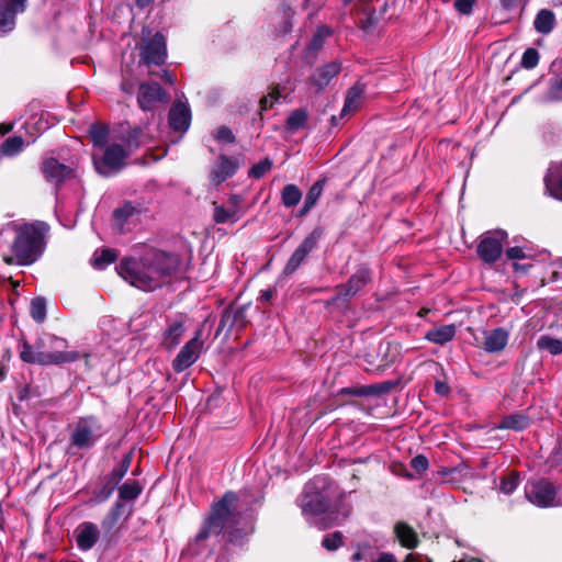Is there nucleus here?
Wrapping results in <instances>:
<instances>
[{
    "mask_svg": "<svg viewBox=\"0 0 562 562\" xmlns=\"http://www.w3.org/2000/svg\"><path fill=\"white\" fill-rule=\"evenodd\" d=\"M117 258V254L114 249L104 248L95 250L91 259V265L98 270H103L109 265L113 263Z\"/></svg>",
    "mask_w": 562,
    "mask_h": 562,
    "instance_id": "29",
    "label": "nucleus"
},
{
    "mask_svg": "<svg viewBox=\"0 0 562 562\" xmlns=\"http://www.w3.org/2000/svg\"><path fill=\"white\" fill-rule=\"evenodd\" d=\"M411 467L417 473H424L429 467L428 459L424 454H418L412 459Z\"/></svg>",
    "mask_w": 562,
    "mask_h": 562,
    "instance_id": "48",
    "label": "nucleus"
},
{
    "mask_svg": "<svg viewBox=\"0 0 562 562\" xmlns=\"http://www.w3.org/2000/svg\"><path fill=\"white\" fill-rule=\"evenodd\" d=\"M537 347L540 350L549 351L553 356L562 353V340L548 335L538 338Z\"/></svg>",
    "mask_w": 562,
    "mask_h": 562,
    "instance_id": "31",
    "label": "nucleus"
},
{
    "mask_svg": "<svg viewBox=\"0 0 562 562\" xmlns=\"http://www.w3.org/2000/svg\"><path fill=\"white\" fill-rule=\"evenodd\" d=\"M529 425V419L527 416L521 414H513L504 417L499 424V428L502 429H513V430H524Z\"/></svg>",
    "mask_w": 562,
    "mask_h": 562,
    "instance_id": "30",
    "label": "nucleus"
},
{
    "mask_svg": "<svg viewBox=\"0 0 562 562\" xmlns=\"http://www.w3.org/2000/svg\"><path fill=\"white\" fill-rule=\"evenodd\" d=\"M160 78L170 85L175 83V77L167 70H162Z\"/></svg>",
    "mask_w": 562,
    "mask_h": 562,
    "instance_id": "55",
    "label": "nucleus"
},
{
    "mask_svg": "<svg viewBox=\"0 0 562 562\" xmlns=\"http://www.w3.org/2000/svg\"><path fill=\"white\" fill-rule=\"evenodd\" d=\"M31 316L37 323H43L46 317V302L42 297H35L31 302Z\"/></svg>",
    "mask_w": 562,
    "mask_h": 562,
    "instance_id": "38",
    "label": "nucleus"
},
{
    "mask_svg": "<svg viewBox=\"0 0 562 562\" xmlns=\"http://www.w3.org/2000/svg\"><path fill=\"white\" fill-rule=\"evenodd\" d=\"M473 0H456L454 8L462 14H470L473 8Z\"/></svg>",
    "mask_w": 562,
    "mask_h": 562,
    "instance_id": "51",
    "label": "nucleus"
},
{
    "mask_svg": "<svg viewBox=\"0 0 562 562\" xmlns=\"http://www.w3.org/2000/svg\"><path fill=\"white\" fill-rule=\"evenodd\" d=\"M506 255L509 259H522L525 258V252L522 248L515 246L507 249Z\"/></svg>",
    "mask_w": 562,
    "mask_h": 562,
    "instance_id": "52",
    "label": "nucleus"
},
{
    "mask_svg": "<svg viewBox=\"0 0 562 562\" xmlns=\"http://www.w3.org/2000/svg\"><path fill=\"white\" fill-rule=\"evenodd\" d=\"M503 7L512 8L516 4L517 0H499Z\"/></svg>",
    "mask_w": 562,
    "mask_h": 562,
    "instance_id": "58",
    "label": "nucleus"
},
{
    "mask_svg": "<svg viewBox=\"0 0 562 562\" xmlns=\"http://www.w3.org/2000/svg\"><path fill=\"white\" fill-rule=\"evenodd\" d=\"M46 225L44 223L26 224L19 228L13 244V257H5L4 261L9 265L27 266L37 260L43 250L44 234Z\"/></svg>",
    "mask_w": 562,
    "mask_h": 562,
    "instance_id": "5",
    "label": "nucleus"
},
{
    "mask_svg": "<svg viewBox=\"0 0 562 562\" xmlns=\"http://www.w3.org/2000/svg\"><path fill=\"white\" fill-rule=\"evenodd\" d=\"M231 201H232V203H233V207H232V209H235V210H236V206H237V204L239 203V198H238L237 195H233V196L231 198Z\"/></svg>",
    "mask_w": 562,
    "mask_h": 562,
    "instance_id": "64",
    "label": "nucleus"
},
{
    "mask_svg": "<svg viewBox=\"0 0 562 562\" xmlns=\"http://www.w3.org/2000/svg\"><path fill=\"white\" fill-rule=\"evenodd\" d=\"M154 0H136V4L139 7V8H146L147 5H149Z\"/></svg>",
    "mask_w": 562,
    "mask_h": 562,
    "instance_id": "59",
    "label": "nucleus"
},
{
    "mask_svg": "<svg viewBox=\"0 0 562 562\" xmlns=\"http://www.w3.org/2000/svg\"><path fill=\"white\" fill-rule=\"evenodd\" d=\"M178 259L161 250H149L140 258H123L117 273L133 286L153 291L176 272Z\"/></svg>",
    "mask_w": 562,
    "mask_h": 562,
    "instance_id": "3",
    "label": "nucleus"
},
{
    "mask_svg": "<svg viewBox=\"0 0 562 562\" xmlns=\"http://www.w3.org/2000/svg\"><path fill=\"white\" fill-rule=\"evenodd\" d=\"M142 486L137 481H127L120 488V498L123 501H134L142 493Z\"/></svg>",
    "mask_w": 562,
    "mask_h": 562,
    "instance_id": "33",
    "label": "nucleus"
},
{
    "mask_svg": "<svg viewBox=\"0 0 562 562\" xmlns=\"http://www.w3.org/2000/svg\"><path fill=\"white\" fill-rule=\"evenodd\" d=\"M42 171L45 178L55 183L64 181L71 175V169L64 164H60L55 158H48L43 162Z\"/></svg>",
    "mask_w": 562,
    "mask_h": 562,
    "instance_id": "23",
    "label": "nucleus"
},
{
    "mask_svg": "<svg viewBox=\"0 0 562 562\" xmlns=\"http://www.w3.org/2000/svg\"><path fill=\"white\" fill-rule=\"evenodd\" d=\"M102 434V426L95 417H83L75 424L70 442L78 449L88 450L97 443Z\"/></svg>",
    "mask_w": 562,
    "mask_h": 562,
    "instance_id": "7",
    "label": "nucleus"
},
{
    "mask_svg": "<svg viewBox=\"0 0 562 562\" xmlns=\"http://www.w3.org/2000/svg\"><path fill=\"white\" fill-rule=\"evenodd\" d=\"M25 9L26 0H0V34L11 32L15 26V16Z\"/></svg>",
    "mask_w": 562,
    "mask_h": 562,
    "instance_id": "14",
    "label": "nucleus"
},
{
    "mask_svg": "<svg viewBox=\"0 0 562 562\" xmlns=\"http://www.w3.org/2000/svg\"><path fill=\"white\" fill-rule=\"evenodd\" d=\"M555 24V15L551 10H540L533 21V26L538 33L549 34Z\"/></svg>",
    "mask_w": 562,
    "mask_h": 562,
    "instance_id": "27",
    "label": "nucleus"
},
{
    "mask_svg": "<svg viewBox=\"0 0 562 562\" xmlns=\"http://www.w3.org/2000/svg\"><path fill=\"white\" fill-rule=\"evenodd\" d=\"M507 238L504 231H494L487 233L477 246L479 257L487 263H493L499 259L503 252V246Z\"/></svg>",
    "mask_w": 562,
    "mask_h": 562,
    "instance_id": "10",
    "label": "nucleus"
},
{
    "mask_svg": "<svg viewBox=\"0 0 562 562\" xmlns=\"http://www.w3.org/2000/svg\"><path fill=\"white\" fill-rule=\"evenodd\" d=\"M539 53L535 48H528L522 54L521 65L527 69H532L538 65Z\"/></svg>",
    "mask_w": 562,
    "mask_h": 562,
    "instance_id": "44",
    "label": "nucleus"
},
{
    "mask_svg": "<svg viewBox=\"0 0 562 562\" xmlns=\"http://www.w3.org/2000/svg\"><path fill=\"white\" fill-rule=\"evenodd\" d=\"M457 333V328L453 324L442 325L434 327L428 330L425 335V339L437 345H445L451 341Z\"/></svg>",
    "mask_w": 562,
    "mask_h": 562,
    "instance_id": "25",
    "label": "nucleus"
},
{
    "mask_svg": "<svg viewBox=\"0 0 562 562\" xmlns=\"http://www.w3.org/2000/svg\"><path fill=\"white\" fill-rule=\"evenodd\" d=\"M261 297L265 301H269L272 297V291L271 290L263 291L261 294Z\"/></svg>",
    "mask_w": 562,
    "mask_h": 562,
    "instance_id": "60",
    "label": "nucleus"
},
{
    "mask_svg": "<svg viewBox=\"0 0 562 562\" xmlns=\"http://www.w3.org/2000/svg\"><path fill=\"white\" fill-rule=\"evenodd\" d=\"M140 58L146 65L160 66L167 58L166 38L161 33H156L146 41L140 49Z\"/></svg>",
    "mask_w": 562,
    "mask_h": 562,
    "instance_id": "11",
    "label": "nucleus"
},
{
    "mask_svg": "<svg viewBox=\"0 0 562 562\" xmlns=\"http://www.w3.org/2000/svg\"><path fill=\"white\" fill-rule=\"evenodd\" d=\"M321 237L322 231L316 228L303 239L283 269L285 276H291L305 262L308 255L317 248Z\"/></svg>",
    "mask_w": 562,
    "mask_h": 562,
    "instance_id": "8",
    "label": "nucleus"
},
{
    "mask_svg": "<svg viewBox=\"0 0 562 562\" xmlns=\"http://www.w3.org/2000/svg\"><path fill=\"white\" fill-rule=\"evenodd\" d=\"M24 147V139L21 136L7 138L1 145V153L5 156H14Z\"/></svg>",
    "mask_w": 562,
    "mask_h": 562,
    "instance_id": "35",
    "label": "nucleus"
},
{
    "mask_svg": "<svg viewBox=\"0 0 562 562\" xmlns=\"http://www.w3.org/2000/svg\"><path fill=\"white\" fill-rule=\"evenodd\" d=\"M271 167V162L269 160L260 161L252 166L249 171V175L254 178L262 177Z\"/></svg>",
    "mask_w": 562,
    "mask_h": 562,
    "instance_id": "49",
    "label": "nucleus"
},
{
    "mask_svg": "<svg viewBox=\"0 0 562 562\" xmlns=\"http://www.w3.org/2000/svg\"><path fill=\"white\" fill-rule=\"evenodd\" d=\"M186 331L184 323L182 319H175L169 323L168 327L164 331L162 345L168 350L177 347Z\"/></svg>",
    "mask_w": 562,
    "mask_h": 562,
    "instance_id": "24",
    "label": "nucleus"
},
{
    "mask_svg": "<svg viewBox=\"0 0 562 562\" xmlns=\"http://www.w3.org/2000/svg\"><path fill=\"white\" fill-rule=\"evenodd\" d=\"M527 499L538 507L562 506V486L540 480L529 482L525 487Z\"/></svg>",
    "mask_w": 562,
    "mask_h": 562,
    "instance_id": "6",
    "label": "nucleus"
},
{
    "mask_svg": "<svg viewBox=\"0 0 562 562\" xmlns=\"http://www.w3.org/2000/svg\"><path fill=\"white\" fill-rule=\"evenodd\" d=\"M138 105L144 111H151L157 103H167L168 95L157 82H143L139 85Z\"/></svg>",
    "mask_w": 562,
    "mask_h": 562,
    "instance_id": "13",
    "label": "nucleus"
},
{
    "mask_svg": "<svg viewBox=\"0 0 562 562\" xmlns=\"http://www.w3.org/2000/svg\"><path fill=\"white\" fill-rule=\"evenodd\" d=\"M345 393H347V394H353V395H364V394H367L366 392L358 391V390H350V389H346V390H345Z\"/></svg>",
    "mask_w": 562,
    "mask_h": 562,
    "instance_id": "61",
    "label": "nucleus"
},
{
    "mask_svg": "<svg viewBox=\"0 0 562 562\" xmlns=\"http://www.w3.org/2000/svg\"><path fill=\"white\" fill-rule=\"evenodd\" d=\"M238 161L232 157L221 156L213 165L210 179L214 184H220L226 179L233 177L238 170Z\"/></svg>",
    "mask_w": 562,
    "mask_h": 562,
    "instance_id": "17",
    "label": "nucleus"
},
{
    "mask_svg": "<svg viewBox=\"0 0 562 562\" xmlns=\"http://www.w3.org/2000/svg\"><path fill=\"white\" fill-rule=\"evenodd\" d=\"M191 123V111L188 104L176 101L169 111V125L175 132L184 133Z\"/></svg>",
    "mask_w": 562,
    "mask_h": 562,
    "instance_id": "16",
    "label": "nucleus"
},
{
    "mask_svg": "<svg viewBox=\"0 0 562 562\" xmlns=\"http://www.w3.org/2000/svg\"><path fill=\"white\" fill-rule=\"evenodd\" d=\"M67 340L54 335H44L36 339L34 346L27 340L20 342V359L25 363L54 366L74 362L79 358L77 351H65Z\"/></svg>",
    "mask_w": 562,
    "mask_h": 562,
    "instance_id": "4",
    "label": "nucleus"
},
{
    "mask_svg": "<svg viewBox=\"0 0 562 562\" xmlns=\"http://www.w3.org/2000/svg\"><path fill=\"white\" fill-rule=\"evenodd\" d=\"M203 348L202 329H198L193 336L178 352L172 361V369L180 373L190 368L200 357Z\"/></svg>",
    "mask_w": 562,
    "mask_h": 562,
    "instance_id": "9",
    "label": "nucleus"
},
{
    "mask_svg": "<svg viewBox=\"0 0 562 562\" xmlns=\"http://www.w3.org/2000/svg\"><path fill=\"white\" fill-rule=\"evenodd\" d=\"M140 133H142V131H140V130H138V128L134 130V131H133V138H134L135 140H137V139L140 137ZM135 146H138V142H135Z\"/></svg>",
    "mask_w": 562,
    "mask_h": 562,
    "instance_id": "63",
    "label": "nucleus"
},
{
    "mask_svg": "<svg viewBox=\"0 0 562 562\" xmlns=\"http://www.w3.org/2000/svg\"><path fill=\"white\" fill-rule=\"evenodd\" d=\"M100 532L93 522H81L75 530L77 546L82 551H88L94 547L99 539Z\"/></svg>",
    "mask_w": 562,
    "mask_h": 562,
    "instance_id": "18",
    "label": "nucleus"
},
{
    "mask_svg": "<svg viewBox=\"0 0 562 562\" xmlns=\"http://www.w3.org/2000/svg\"><path fill=\"white\" fill-rule=\"evenodd\" d=\"M285 97V92L281 90L280 87H274L268 95L261 98L260 106L261 110H268L272 108V105L281 98Z\"/></svg>",
    "mask_w": 562,
    "mask_h": 562,
    "instance_id": "39",
    "label": "nucleus"
},
{
    "mask_svg": "<svg viewBox=\"0 0 562 562\" xmlns=\"http://www.w3.org/2000/svg\"><path fill=\"white\" fill-rule=\"evenodd\" d=\"M231 315L228 312H225L222 316V319L220 322L218 329H223L226 326V323L229 321Z\"/></svg>",
    "mask_w": 562,
    "mask_h": 562,
    "instance_id": "57",
    "label": "nucleus"
},
{
    "mask_svg": "<svg viewBox=\"0 0 562 562\" xmlns=\"http://www.w3.org/2000/svg\"><path fill=\"white\" fill-rule=\"evenodd\" d=\"M312 207H313V206H307V203H306V202H304L303 207H302V209H301V211H300V215H305L306 213H308V212H310V210H311Z\"/></svg>",
    "mask_w": 562,
    "mask_h": 562,
    "instance_id": "62",
    "label": "nucleus"
},
{
    "mask_svg": "<svg viewBox=\"0 0 562 562\" xmlns=\"http://www.w3.org/2000/svg\"><path fill=\"white\" fill-rule=\"evenodd\" d=\"M435 391L437 394H439L441 396H447L450 392V387L447 383H445L442 381H436Z\"/></svg>",
    "mask_w": 562,
    "mask_h": 562,
    "instance_id": "53",
    "label": "nucleus"
},
{
    "mask_svg": "<svg viewBox=\"0 0 562 562\" xmlns=\"http://www.w3.org/2000/svg\"><path fill=\"white\" fill-rule=\"evenodd\" d=\"M122 512H123V505L120 503H116L114 505V507L111 509L106 519L103 521V526H108L109 528H111L117 521V519L121 517Z\"/></svg>",
    "mask_w": 562,
    "mask_h": 562,
    "instance_id": "47",
    "label": "nucleus"
},
{
    "mask_svg": "<svg viewBox=\"0 0 562 562\" xmlns=\"http://www.w3.org/2000/svg\"><path fill=\"white\" fill-rule=\"evenodd\" d=\"M363 92V87L360 85H355L348 90L345 104L340 113L341 119L350 113L356 112L360 108Z\"/></svg>",
    "mask_w": 562,
    "mask_h": 562,
    "instance_id": "26",
    "label": "nucleus"
},
{
    "mask_svg": "<svg viewBox=\"0 0 562 562\" xmlns=\"http://www.w3.org/2000/svg\"><path fill=\"white\" fill-rule=\"evenodd\" d=\"M214 137L220 143H234L235 142V136H234L233 132L226 126L218 127L214 134Z\"/></svg>",
    "mask_w": 562,
    "mask_h": 562,
    "instance_id": "45",
    "label": "nucleus"
},
{
    "mask_svg": "<svg viewBox=\"0 0 562 562\" xmlns=\"http://www.w3.org/2000/svg\"><path fill=\"white\" fill-rule=\"evenodd\" d=\"M375 562H396L395 557L391 553H381Z\"/></svg>",
    "mask_w": 562,
    "mask_h": 562,
    "instance_id": "54",
    "label": "nucleus"
},
{
    "mask_svg": "<svg viewBox=\"0 0 562 562\" xmlns=\"http://www.w3.org/2000/svg\"><path fill=\"white\" fill-rule=\"evenodd\" d=\"M140 211L132 203H125L113 213V228L122 234L131 231L139 221Z\"/></svg>",
    "mask_w": 562,
    "mask_h": 562,
    "instance_id": "15",
    "label": "nucleus"
},
{
    "mask_svg": "<svg viewBox=\"0 0 562 562\" xmlns=\"http://www.w3.org/2000/svg\"><path fill=\"white\" fill-rule=\"evenodd\" d=\"M323 188V181H317L311 187L304 200V202L307 203V206H314L316 204L317 200L322 195Z\"/></svg>",
    "mask_w": 562,
    "mask_h": 562,
    "instance_id": "43",
    "label": "nucleus"
},
{
    "mask_svg": "<svg viewBox=\"0 0 562 562\" xmlns=\"http://www.w3.org/2000/svg\"><path fill=\"white\" fill-rule=\"evenodd\" d=\"M509 339V333L502 328H495L485 333L483 348L486 352L496 353L505 349Z\"/></svg>",
    "mask_w": 562,
    "mask_h": 562,
    "instance_id": "22",
    "label": "nucleus"
},
{
    "mask_svg": "<svg viewBox=\"0 0 562 562\" xmlns=\"http://www.w3.org/2000/svg\"><path fill=\"white\" fill-rule=\"evenodd\" d=\"M339 494L337 485L331 480L316 476L305 484L296 503L306 521L324 530L338 525L349 515V508H344L341 514L333 508V503Z\"/></svg>",
    "mask_w": 562,
    "mask_h": 562,
    "instance_id": "2",
    "label": "nucleus"
},
{
    "mask_svg": "<svg viewBox=\"0 0 562 562\" xmlns=\"http://www.w3.org/2000/svg\"><path fill=\"white\" fill-rule=\"evenodd\" d=\"M341 543L342 535L339 531L326 535L322 541L323 547L329 551L336 550Z\"/></svg>",
    "mask_w": 562,
    "mask_h": 562,
    "instance_id": "42",
    "label": "nucleus"
},
{
    "mask_svg": "<svg viewBox=\"0 0 562 562\" xmlns=\"http://www.w3.org/2000/svg\"><path fill=\"white\" fill-rule=\"evenodd\" d=\"M330 35V30L327 26H319L311 40L308 48L311 50H318L323 44L324 40Z\"/></svg>",
    "mask_w": 562,
    "mask_h": 562,
    "instance_id": "41",
    "label": "nucleus"
},
{
    "mask_svg": "<svg viewBox=\"0 0 562 562\" xmlns=\"http://www.w3.org/2000/svg\"><path fill=\"white\" fill-rule=\"evenodd\" d=\"M548 194L562 202V164H552L544 177Z\"/></svg>",
    "mask_w": 562,
    "mask_h": 562,
    "instance_id": "20",
    "label": "nucleus"
},
{
    "mask_svg": "<svg viewBox=\"0 0 562 562\" xmlns=\"http://www.w3.org/2000/svg\"><path fill=\"white\" fill-rule=\"evenodd\" d=\"M302 198V192L295 184H286L282 190V203L286 207L295 206Z\"/></svg>",
    "mask_w": 562,
    "mask_h": 562,
    "instance_id": "32",
    "label": "nucleus"
},
{
    "mask_svg": "<svg viewBox=\"0 0 562 562\" xmlns=\"http://www.w3.org/2000/svg\"><path fill=\"white\" fill-rule=\"evenodd\" d=\"M519 484V476L517 473L512 472L507 476H504L501 481V491L505 494H512Z\"/></svg>",
    "mask_w": 562,
    "mask_h": 562,
    "instance_id": "40",
    "label": "nucleus"
},
{
    "mask_svg": "<svg viewBox=\"0 0 562 562\" xmlns=\"http://www.w3.org/2000/svg\"><path fill=\"white\" fill-rule=\"evenodd\" d=\"M395 533L403 547L413 549L417 546V535L407 524L397 522L395 525Z\"/></svg>",
    "mask_w": 562,
    "mask_h": 562,
    "instance_id": "28",
    "label": "nucleus"
},
{
    "mask_svg": "<svg viewBox=\"0 0 562 562\" xmlns=\"http://www.w3.org/2000/svg\"><path fill=\"white\" fill-rule=\"evenodd\" d=\"M282 12H283V15H284V21H283V29H282V33L285 34L288 32L291 31L292 29V18L294 15V11L293 9L288 5L286 3H283L282 7Z\"/></svg>",
    "mask_w": 562,
    "mask_h": 562,
    "instance_id": "46",
    "label": "nucleus"
},
{
    "mask_svg": "<svg viewBox=\"0 0 562 562\" xmlns=\"http://www.w3.org/2000/svg\"><path fill=\"white\" fill-rule=\"evenodd\" d=\"M131 462L132 457L130 454L125 456L124 459L122 460L120 468L112 472L113 477L116 480H121L127 473Z\"/></svg>",
    "mask_w": 562,
    "mask_h": 562,
    "instance_id": "50",
    "label": "nucleus"
},
{
    "mask_svg": "<svg viewBox=\"0 0 562 562\" xmlns=\"http://www.w3.org/2000/svg\"><path fill=\"white\" fill-rule=\"evenodd\" d=\"M89 134L94 146L103 147L108 140L109 130L103 125H92Z\"/></svg>",
    "mask_w": 562,
    "mask_h": 562,
    "instance_id": "36",
    "label": "nucleus"
},
{
    "mask_svg": "<svg viewBox=\"0 0 562 562\" xmlns=\"http://www.w3.org/2000/svg\"><path fill=\"white\" fill-rule=\"evenodd\" d=\"M251 531L249 518L238 510L237 494L229 491L212 505L200 531L190 542L189 551L192 554H201L206 548L215 546L224 539L235 544H241Z\"/></svg>",
    "mask_w": 562,
    "mask_h": 562,
    "instance_id": "1",
    "label": "nucleus"
},
{
    "mask_svg": "<svg viewBox=\"0 0 562 562\" xmlns=\"http://www.w3.org/2000/svg\"><path fill=\"white\" fill-rule=\"evenodd\" d=\"M314 0H305L304 5L306 9L316 10L321 3V0H317L315 3H312Z\"/></svg>",
    "mask_w": 562,
    "mask_h": 562,
    "instance_id": "56",
    "label": "nucleus"
},
{
    "mask_svg": "<svg viewBox=\"0 0 562 562\" xmlns=\"http://www.w3.org/2000/svg\"><path fill=\"white\" fill-rule=\"evenodd\" d=\"M214 212L213 218L217 224H224L229 222H235L237 220V212L235 209H225L224 206L213 203Z\"/></svg>",
    "mask_w": 562,
    "mask_h": 562,
    "instance_id": "34",
    "label": "nucleus"
},
{
    "mask_svg": "<svg viewBox=\"0 0 562 562\" xmlns=\"http://www.w3.org/2000/svg\"><path fill=\"white\" fill-rule=\"evenodd\" d=\"M370 271L368 268L358 269L348 280V282L339 290V296L350 297L356 295L369 281Z\"/></svg>",
    "mask_w": 562,
    "mask_h": 562,
    "instance_id": "21",
    "label": "nucleus"
},
{
    "mask_svg": "<svg viewBox=\"0 0 562 562\" xmlns=\"http://www.w3.org/2000/svg\"><path fill=\"white\" fill-rule=\"evenodd\" d=\"M127 154L122 145L112 144L105 151L103 157L98 160L94 158L95 169L103 176H109L113 171H117L123 167V161Z\"/></svg>",
    "mask_w": 562,
    "mask_h": 562,
    "instance_id": "12",
    "label": "nucleus"
},
{
    "mask_svg": "<svg viewBox=\"0 0 562 562\" xmlns=\"http://www.w3.org/2000/svg\"><path fill=\"white\" fill-rule=\"evenodd\" d=\"M341 69V65L338 61H331L319 68H317L310 78L311 85H313L317 91H322L328 86L333 78H335Z\"/></svg>",
    "mask_w": 562,
    "mask_h": 562,
    "instance_id": "19",
    "label": "nucleus"
},
{
    "mask_svg": "<svg viewBox=\"0 0 562 562\" xmlns=\"http://www.w3.org/2000/svg\"><path fill=\"white\" fill-rule=\"evenodd\" d=\"M307 120V114L305 111L295 110L293 111L286 119V127L291 132H295L299 128L303 127Z\"/></svg>",
    "mask_w": 562,
    "mask_h": 562,
    "instance_id": "37",
    "label": "nucleus"
}]
</instances>
